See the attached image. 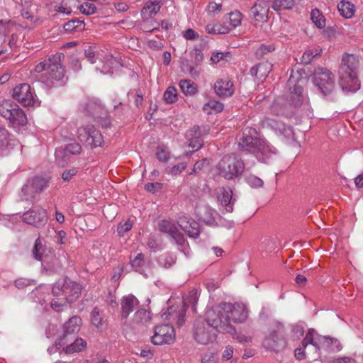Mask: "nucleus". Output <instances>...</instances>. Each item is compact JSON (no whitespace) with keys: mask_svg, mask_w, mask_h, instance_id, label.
<instances>
[{"mask_svg":"<svg viewBox=\"0 0 363 363\" xmlns=\"http://www.w3.org/2000/svg\"><path fill=\"white\" fill-rule=\"evenodd\" d=\"M247 318L245 307L239 303H223L206 312L208 323L213 326L217 332L234 334L235 328L230 324L242 323Z\"/></svg>","mask_w":363,"mask_h":363,"instance_id":"1","label":"nucleus"},{"mask_svg":"<svg viewBox=\"0 0 363 363\" xmlns=\"http://www.w3.org/2000/svg\"><path fill=\"white\" fill-rule=\"evenodd\" d=\"M81 286L65 277L59 279L53 286L52 294L53 298L51 301V307L56 311H60L68 303L77 300L81 294Z\"/></svg>","mask_w":363,"mask_h":363,"instance_id":"2","label":"nucleus"},{"mask_svg":"<svg viewBox=\"0 0 363 363\" xmlns=\"http://www.w3.org/2000/svg\"><path fill=\"white\" fill-rule=\"evenodd\" d=\"M62 56L64 57L61 53L53 55L48 60L38 63L35 67V72H43L40 81L48 86H54L55 82H60L65 77V69L60 63Z\"/></svg>","mask_w":363,"mask_h":363,"instance_id":"3","label":"nucleus"},{"mask_svg":"<svg viewBox=\"0 0 363 363\" xmlns=\"http://www.w3.org/2000/svg\"><path fill=\"white\" fill-rule=\"evenodd\" d=\"M358 59L354 55H345L339 69V84L342 89L355 91L360 84L357 76Z\"/></svg>","mask_w":363,"mask_h":363,"instance_id":"4","label":"nucleus"},{"mask_svg":"<svg viewBox=\"0 0 363 363\" xmlns=\"http://www.w3.org/2000/svg\"><path fill=\"white\" fill-rule=\"evenodd\" d=\"M239 147L242 150L253 153L258 160L263 162H265V158H268L274 154L275 150L265 140L248 135L246 133H244L240 139Z\"/></svg>","mask_w":363,"mask_h":363,"instance_id":"5","label":"nucleus"},{"mask_svg":"<svg viewBox=\"0 0 363 363\" xmlns=\"http://www.w3.org/2000/svg\"><path fill=\"white\" fill-rule=\"evenodd\" d=\"M244 169L242 160L235 154L225 155L217 164L219 175L226 179H233L241 175Z\"/></svg>","mask_w":363,"mask_h":363,"instance_id":"6","label":"nucleus"},{"mask_svg":"<svg viewBox=\"0 0 363 363\" xmlns=\"http://www.w3.org/2000/svg\"><path fill=\"white\" fill-rule=\"evenodd\" d=\"M285 331L283 325L277 323L269 329L268 335L263 340V347L269 351L279 352L286 346Z\"/></svg>","mask_w":363,"mask_h":363,"instance_id":"7","label":"nucleus"},{"mask_svg":"<svg viewBox=\"0 0 363 363\" xmlns=\"http://www.w3.org/2000/svg\"><path fill=\"white\" fill-rule=\"evenodd\" d=\"M300 79L296 78L291 74L286 83L287 91L286 93V101L294 107H300L308 99L303 93V89L300 85Z\"/></svg>","mask_w":363,"mask_h":363,"instance_id":"8","label":"nucleus"},{"mask_svg":"<svg viewBox=\"0 0 363 363\" xmlns=\"http://www.w3.org/2000/svg\"><path fill=\"white\" fill-rule=\"evenodd\" d=\"M313 82L318 90L325 96L330 94L335 87V77L333 74L324 67L315 69L313 75Z\"/></svg>","mask_w":363,"mask_h":363,"instance_id":"9","label":"nucleus"},{"mask_svg":"<svg viewBox=\"0 0 363 363\" xmlns=\"http://www.w3.org/2000/svg\"><path fill=\"white\" fill-rule=\"evenodd\" d=\"M82 319L77 315L70 318L62 325V329L58 335L56 345L65 347L66 344L72 342L77 337L82 326Z\"/></svg>","mask_w":363,"mask_h":363,"instance_id":"10","label":"nucleus"},{"mask_svg":"<svg viewBox=\"0 0 363 363\" xmlns=\"http://www.w3.org/2000/svg\"><path fill=\"white\" fill-rule=\"evenodd\" d=\"M50 180V177L48 175H38L28 180L21 189L23 199L28 200L34 198L36 194H40L48 187Z\"/></svg>","mask_w":363,"mask_h":363,"instance_id":"11","label":"nucleus"},{"mask_svg":"<svg viewBox=\"0 0 363 363\" xmlns=\"http://www.w3.org/2000/svg\"><path fill=\"white\" fill-rule=\"evenodd\" d=\"M78 138L91 148L100 147L104 143L101 132L94 125L82 126L77 130Z\"/></svg>","mask_w":363,"mask_h":363,"instance_id":"12","label":"nucleus"},{"mask_svg":"<svg viewBox=\"0 0 363 363\" xmlns=\"http://www.w3.org/2000/svg\"><path fill=\"white\" fill-rule=\"evenodd\" d=\"M174 338L175 332L173 326L169 324H163L155 327V333L151 340L154 345H161L173 342Z\"/></svg>","mask_w":363,"mask_h":363,"instance_id":"13","label":"nucleus"},{"mask_svg":"<svg viewBox=\"0 0 363 363\" xmlns=\"http://www.w3.org/2000/svg\"><path fill=\"white\" fill-rule=\"evenodd\" d=\"M206 321H207L206 319ZM194 327V337L199 343L207 345L216 340L215 333H211L209 330L210 328H215L210 325L208 322L205 323L203 320H197L195 321Z\"/></svg>","mask_w":363,"mask_h":363,"instance_id":"14","label":"nucleus"},{"mask_svg":"<svg viewBox=\"0 0 363 363\" xmlns=\"http://www.w3.org/2000/svg\"><path fill=\"white\" fill-rule=\"evenodd\" d=\"M208 128L206 126H194L189 129L186 133V138L189 142V145L194 151L199 150L203 143L202 137L207 134Z\"/></svg>","mask_w":363,"mask_h":363,"instance_id":"15","label":"nucleus"},{"mask_svg":"<svg viewBox=\"0 0 363 363\" xmlns=\"http://www.w3.org/2000/svg\"><path fill=\"white\" fill-rule=\"evenodd\" d=\"M22 218L25 223L36 228H40L43 226L48 220L47 212L42 208H37L24 213L22 216Z\"/></svg>","mask_w":363,"mask_h":363,"instance_id":"16","label":"nucleus"},{"mask_svg":"<svg viewBox=\"0 0 363 363\" xmlns=\"http://www.w3.org/2000/svg\"><path fill=\"white\" fill-rule=\"evenodd\" d=\"M13 97L24 106L34 105L35 99L28 84H22L13 89Z\"/></svg>","mask_w":363,"mask_h":363,"instance_id":"17","label":"nucleus"},{"mask_svg":"<svg viewBox=\"0 0 363 363\" xmlns=\"http://www.w3.org/2000/svg\"><path fill=\"white\" fill-rule=\"evenodd\" d=\"M263 123L265 126L270 128L277 134L283 135L289 139L293 138L294 132L291 127L286 125L277 117L266 118Z\"/></svg>","mask_w":363,"mask_h":363,"instance_id":"18","label":"nucleus"},{"mask_svg":"<svg viewBox=\"0 0 363 363\" xmlns=\"http://www.w3.org/2000/svg\"><path fill=\"white\" fill-rule=\"evenodd\" d=\"M178 224L182 229L191 238H197L200 233V225L194 220L184 216L179 218Z\"/></svg>","mask_w":363,"mask_h":363,"instance_id":"19","label":"nucleus"},{"mask_svg":"<svg viewBox=\"0 0 363 363\" xmlns=\"http://www.w3.org/2000/svg\"><path fill=\"white\" fill-rule=\"evenodd\" d=\"M214 89L216 94L221 98L231 96L235 91L233 83L228 78L218 79L214 84Z\"/></svg>","mask_w":363,"mask_h":363,"instance_id":"20","label":"nucleus"},{"mask_svg":"<svg viewBox=\"0 0 363 363\" xmlns=\"http://www.w3.org/2000/svg\"><path fill=\"white\" fill-rule=\"evenodd\" d=\"M121 319L126 323L130 312L133 311L139 304V301L133 295L124 296L121 300Z\"/></svg>","mask_w":363,"mask_h":363,"instance_id":"21","label":"nucleus"},{"mask_svg":"<svg viewBox=\"0 0 363 363\" xmlns=\"http://www.w3.org/2000/svg\"><path fill=\"white\" fill-rule=\"evenodd\" d=\"M82 150L81 145L77 143H71L67 144L65 147H59L55 151V157L57 160L60 158L64 162H67L70 155H77L80 153Z\"/></svg>","mask_w":363,"mask_h":363,"instance_id":"22","label":"nucleus"},{"mask_svg":"<svg viewBox=\"0 0 363 363\" xmlns=\"http://www.w3.org/2000/svg\"><path fill=\"white\" fill-rule=\"evenodd\" d=\"M164 4V0H149L141 10V16L144 20H148L156 15Z\"/></svg>","mask_w":363,"mask_h":363,"instance_id":"23","label":"nucleus"},{"mask_svg":"<svg viewBox=\"0 0 363 363\" xmlns=\"http://www.w3.org/2000/svg\"><path fill=\"white\" fill-rule=\"evenodd\" d=\"M320 349L328 352H338L341 350L342 346L337 339L324 336L319 338L318 350Z\"/></svg>","mask_w":363,"mask_h":363,"instance_id":"24","label":"nucleus"},{"mask_svg":"<svg viewBox=\"0 0 363 363\" xmlns=\"http://www.w3.org/2000/svg\"><path fill=\"white\" fill-rule=\"evenodd\" d=\"M151 320L150 313L145 309L138 310L131 320L130 327L133 329H138L139 327L145 325Z\"/></svg>","mask_w":363,"mask_h":363,"instance_id":"25","label":"nucleus"},{"mask_svg":"<svg viewBox=\"0 0 363 363\" xmlns=\"http://www.w3.org/2000/svg\"><path fill=\"white\" fill-rule=\"evenodd\" d=\"M196 212L199 218L206 224H211L214 222V213L216 211L209 206L199 204L196 207Z\"/></svg>","mask_w":363,"mask_h":363,"instance_id":"26","label":"nucleus"},{"mask_svg":"<svg viewBox=\"0 0 363 363\" xmlns=\"http://www.w3.org/2000/svg\"><path fill=\"white\" fill-rule=\"evenodd\" d=\"M85 111L93 117L94 121H96L99 118H104L107 112L100 103L94 101L86 104Z\"/></svg>","mask_w":363,"mask_h":363,"instance_id":"27","label":"nucleus"},{"mask_svg":"<svg viewBox=\"0 0 363 363\" xmlns=\"http://www.w3.org/2000/svg\"><path fill=\"white\" fill-rule=\"evenodd\" d=\"M186 304L184 302L182 308L179 311L178 313H174L176 310L174 309V306L169 307L166 312H164L162 315V318L164 320H168L170 319V317L173 318H177V324L179 326L182 325L184 322V316L186 314Z\"/></svg>","mask_w":363,"mask_h":363,"instance_id":"28","label":"nucleus"},{"mask_svg":"<svg viewBox=\"0 0 363 363\" xmlns=\"http://www.w3.org/2000/svg\"><path fill=\"white\" fill-rule=\"evenodd\" d=\"M13 125H24L27 123V118L23 110L16 104L11 111V117L7 118Z\"/></svg>","mask_w":363,"mask_h":363,"instance_id":"29","label":"nucleus"},{"mask_svg":"<svg viewBox=\"0 0 363 363\" xmlns=\"http://www.w3.org/2000/svg\"><path fill=\"white\" fill-rule=\"evenodd\" d=\"M218 200L222 206L226 207L227 211H233L234 200L233 199V191L230 188H223L221 194L218 196Z\"/></svg>","mask_w":363,"mask_h":363,"instance_id":"30","label":"nucleus"},{"mask_svg":"<svg viewBox=\"0 0 363 363\" xmlns=\"http://www.w3.org/2000/svg\"><path fill=\"white\" fill-rule=\"evenodd\" d=\"M63 351L66 354H72L74 352H79L84 350L86 347V342L79 337H75L72 342L66 344Z\"/></svg>","mask_w":363,"mask_h":363,"instance_id":"31","label":"nucleus"},{"mask_svg":"<svg viewBox=\"0 0 363 363\" xmlns=\"http://www.w3.org/2000/svg\"><path fill=\"white\" fill-rule=\"evenodd\" d=\"M337 9L341 16L346 18H350L354 15V5L347 1H341L337 4Z\"/></svg>","mask_w":363,"mask_h":363,"instance_id":"32","label":"nucleus"},{"mask_svg":"<svg viewBox=\"0 0 363 363\" xmlns=\"http://www.w3.org/2000/svg\"><path fill=\"white\" fill-rule=\"evenodd\" d=\"M179 87L186 96H192L197 92L196 85L189 79H182L179 82Z\"/></svg>","mask_w":363,"mask_h":363,"instance_id":"33","label":"nucleus"},{"mask_svg":"<svg viewBox=\"0 0 363 363\" xmlns=\"http://www.w3.org/2000/svg\"><path fill=\"white\" fill-rule=\"evenodd\" d=\"M84 28V23L83 21L79 19L71 20L64 25V28L66 32L72 33L75 31H79L83 30Z\"/></svg>","mask_w":363,"mask_h":363,"instance_id":"34","label":"nucleus"},{"mask_svg":"<svg viewBox=\"0 0 363 363\" xmlns=\"http://www.w3.org/2000/svg\"><path fill=\"white\" fill-rule=\"evenodd\" d=\"M272 8L275 11L291 9L295 2L294 0H273Z\"/></svg>","mask_w":363,"mask_h":363,"instance_id":"35","label":"nucleus"},{"mask_svg":"<svg viewBox=\"0 0 363 363\" xmlns=\"http://www.w3.org/2000/svg\"><path fill=\"white\" fill-rule=\"evenodd\" d=\"M158 229L160 232L167 233L171 236L176 232L177 228L172 222L167 220H162L158 223Z\"/></svg>","mask_w":363,"mask_h":363,"instance_id":"36","label":"nucleus"},{"mask_svg":"<svg viewBox=\"0 0 363 363\" xmlns=\"http://www.w3.org/2000/svg\"><path fill=\"white\" fill-rule=\"evenodd\" d=\"M206 30L210 34H225L229 33L230 28L228 26H222L220 23H209L206 26Z\"/></svg>","mask_w":363,"mask_h":363,"instance_id":"37","label":"nucleus"},{"mask_svg":"<svg viewBox=\"0 0 363 363\" xmlns=\"http://www.w3.org/2000/svg\"><path fill=\"white\" fill-rule=\"evenodd\" d=\"M225 20L229 22L232 28H235L241 24L242 13L238 11L230 12L225 16Z\"/></svg>","mask_w":363,"mask_h":363,"instance_id":"38","label":"nucleus"},{"mask_svg":"<svg viewBox=\"0 0 363 363\" xmlns=\"http://www.w3.org/2000/svg\"><path fill=\"white\" fill-rule=\"evenodd\" d=\"M91 322L97 328H101L104 324V316L97 307H94L91 313Z\"/></svg>","mask_w":363,"mask_h":363,"instance_id":"39","label":"nucleus"},{"mask_svg":"<svg viewBox=\"0 0 363 363\" xmlns=\"http://www.w3.org/2000/svg\"><path fill=\"white\" fill-rule=\"evenodd\" d=\"M311 18L318 28H322L325 26V17L318 9H315L312 10Z\"/></svg>","mask_w":363,"mask_h":363,"instance_id":"40","label":"nucleus"},{"mask_svg":"<svg viewBox=\"0 0 363 363\" xmlns=\"http://www.w3.org/2000/svg\"><path fill=\"white\" fill-rule=\"evenodd\" d=\"M16 104L11 101H4L0 104V115L7 119L11 117V111L13 107H16Z\"/></svg>","mask_w":363,"mask_h":363,"instance_id":"41","label":"nucleus"},{"mask_svg":"<svg viewBox=\"0 0 363 363\" xmlns=\"http://www.w3.org/2000/svg\"><path fill=\"white\" fill-rule=\"evenodd\" d=\"M177 91L174 86H169L164 93L163 99L167 104H173L177 100Z\"/></svg>","mask_w":363,"mask_h":363,"instance_id":"42","label":"nucleus"},{"mask_svg":"<svg viewBox=\"0 0 363 363\" xmlns=\"http://www.w3.org/2000/svg\"><path fill=\"white\" fill-rule=\"evenodd\" d=\"M203 109L208 113H210L211 111L218 113L223 111V104L218 101L211 100L203 106Z\"/></svg>","mask_w":363,"mask_h":363,"instance_id":"43","label":"nucleus"},{"mask_svg":"<svg viewBox=\"0 0 363 363\" xmlns=\"http://www.w3.org/2000/svg\"><path fill=\"white\" fill-rule=\"evenodd\" d=\"M315 333V330L313 329H309L308 333H306V337L302 341V347L303 349H306V347L311 344L313 346L315 347V349L318 350V345H319V340L318 341H315L313 339V335Z\"/></svg>","mask_w":363,"mask_h":363,"instance_id":"44","label":"nucleus"},{"mask_svg":"<svg viewBox=\"0 0 363 363\" xmlns=\"http://www.w3.org/2000/svg\"><path fill=\"white\" fill-rule=\"evenodd\" d=\"M321 51L322 50L320 48L305 51L301 57V62L306 65L309 64L314 57L320 54Z\"/></svg>","mask_w":363,"mask_h":363,"instance_id":"45","label":"nucleus"},{"mask_svg":"<svg viewBox=\"0 0 363 363\" xmlns=\"http://www.w3.org/2000/svg\"><path fill=\"white\" fill-rule=\"evenodd\" d=\"M128 97L129 99L133 98L134 99V104L135 106L139 107L142 106L143 101V94L140 89L130 90L128 93Z\"/></svg>","mask_w":363,"mask_h":363,"instance_id":"46","label":"nucleus"},{"mask_svg":"<svg viewBox=\"0 0 363 363\" xmlns=\"http://www.w3.org/2000/svg\"><path fill=\"white\" fill-rule=\"evenodd\" d=\"M43 245L42 240L40 238H38L35 240L34 247L33 249V257L37 260H40L43 253Z\"/></svg>","mask_w":363,"mask_h":363,"instance_id":"47","label":"nucleus"},{"mask_svg":"<svg viewBox=\"0 0 363 363\" xmlns=\"http://www.w3.org/2000/svg\"><path fill=\"white\" fill-rule=\"evenodd\" d=\"M79 11L85 15H91L96 12V6L90 2H85L79 6Z\"/></svg>","mask_w":363,"mask_h":363,"instance_id":"48","label":"nucleus"},{"mask_svg":"<svg viewBox=\"0 0 363 363\" xmlns=\"http://www.w3.org/2000/svg\"><path fill=\"white\" fill-rule=\"evenodd\" d=\"M35 284V281L33 279L26 278H18L14 281L15 286L18 289H23L27 286H33Z\"/></svg>","mask_w":363,"mask_h":363,"instance_id":"49","label":"nucleus"},{"mask_svg":"<svg viewBox=\"0 0 363 363\" xmlns=\"http://www.w3.org/2000/svg\"><path fill=\"white\" fill-rule=\"evenodd\" d=\"M145 263V256L143 253H139L137 256L131 261L132 267L137 272L140 271V268L143 266Z\"/></svg>","mask_w":363,"mask_h":363,"instance_id":"50","label":"nucleus"},{"mask_svg":"<svg viewBox=\"0 0 363 363\" xmlns=\"http://www.w3.org/2000/svg\"><path fill=\"white\" fill-rule=\"evenodd\" d=\"M262 245V247H264L266 251L269 252H272L277 247V241L272 238H264Z\"/></svg>","mask_w":363,"mask_h":363,"instance_id":"51","label":"nucleus"},{"mask_svg":"<svg viewBox=\"0 0 363 363\" xmlns=\"http://www.w3.org/2000/svg\"><path fill=\"white\" fill-rule=\"evenodd\" d=\"M228 58H230V52H213L211 57V60L213 63H218L221 60L227 61Z\"/></svg>","mask_w":363,"mask_h":363,"instance_id":"52","label":"nucleus"},{"mask_svg":"<svg viewBox=\"0 0 363 363\" xmlns=\"http://www.w3.org/2000/svg\"><path fill=\"white\" fill-rule=\"evenodd\" d=\"M10 135L3 127H0V147H6L9 144Z\"/></svg>","mask_w":363,"mask_h":363,"instance_id":"53","label":"nucleus"},{"mask_svg":"<svg viewBox=\"0 0 363 363\" xmlns=\"http://www.w3.org/2000/svg\"><path fill=\"white\" fill-rule=\"evenodd\" d=\"M157 159L161 161L166 162L168 161L169 158V152L163 147H158L157 150Z\"/></svg>","mask_w":363,"mask_h":363,"instance_id":"54","label":"nucleus"},{"mask_svg":"<svg viewBox=\"0 0 363 363\" xmlns=\"http://www.w3.org/2000/svg\"><path fill=\"white\" fill-rule=\"evenodd\" d=\"M269 68V64L267 63H259L255 66H253L250 70V73L252 76L257 77L259 78V72H261V69H268Z\"/></svg>","mask_w":363,"mask_h":363,"instance_id":"55","label":"nucleus"},{"mask_svg":"<svg viewBox=\"0 0 363 363\" xmlns=\"http://www.w3.org/2000/svg\"><path fill=\"white\" fill-rule=\"evenodd\" d=\"M191 57L194 59L196 66L201 65L203 60V53L201 50L198 48H195L191 52Z\"/></svg>","mask_w":363,"mask_h":363,"instance_id":"56","label":"nucleus"},{"mask_svg":"<svg viewBox=\"0 0 363 363\" xmlns=\"http://www.w3.org/2000/svg\"><path fill=\"white\" fill-rule=\"evenodd\" d=\"M132 228V223L130 220H126L125 223H120L117 228V232L120 236H123L125 233Z\"/></svg>","mask_w":363,"mask_h":363,"instance_id":"57","label":"nucleus"},{"mask_svg":"<svg viewBox=\"0 0 363 363\" xmlns=\"http://www.w3.org/2000/svg\"><path fill=\"white\" fill-rule=\"evenodd\" d=\"M174 262L175 259L172 256L161 257L159 259L160 264L165 268H169Z\"/></svg>","mask_w":363,"mask_h":363,"instance_id":"58","label":"nucleus"},{"mask_svg":"<svg viewBox=\"0 0 363 363\" xmlns=\"http://www.w3.org/2000/svg\"><path fill=\"white\" fill-rule=\"evenodd\" d=\"M187 164L186 162H181L177 164L174 165L170 170L169 171V174H171L172 175H178L183 170H184L186 167Z\"/></svg>","mask_w":363,"mask_h":363,"instance_id":"59","label":"nucleus"},{"mask_svg":"<svg viewBox=\"0 0 363 363\" xmlns=\"http://www.w3.org/2000/svg\"><path fill=\"white\" fill-rule=\"evenodd\" d=\"M274 46L273 45H262L260 48L257 50L256 55L259 57H263V55L274 50Z\"/></svg>","mask_w":363,"mask_h":363,"instance_id":"60","label":"nucleus"},{"mask_svg":"<svg viewBox=\"0 0 363 363\" xmlns=\"http://www.w3.org/2000/svg\"><path fill=\"white\" fill-rule=\"evenodd\" d=\"M201 361V363H217L218 358L214 353L208 352L202 356Z\"/></svg>","mask_w":363,"mask_h":363,"instance_id":"61","label":"nucleus"},{"mask_svg":"<svg viewBox=\"0 0 363 363\" xmlns=\"http://www.w3.org/2000/svg\"><path fill=\"white\" fill-rule=\"evenodd\" d=\"M77 172L78 170L76 168L65 170L62 174V179L65 182H69L72 179V178L77 174Z\"/></svg>","mask_w":363,"mask_h":363,"instance_id":"62","label":"nucleus"},{"mask_svg":"<svg viewBox=\"0 0 363 363\" xmlns=\"http://www.w3.org/2000/svg\"><path fill=\"white\" fill-rule=\"evenodd\" d=\"M171 237L175 240L177 245H183L184 244L185 240L184 235L179 231L178 229L171 235Z\"/></svg>","mask_w":363,"mask_h":363,"instance_id":"63","label":"nucleus"},{"mask_svg":"<svg viewBox=\"0 0 363 363\" xmlns=\"http://www.w3.org/2000/svg\"><path fill=\"white\" fill-rule=\"evenodd\" d=\"M184 37L188 40H195L199 38V34L194 30L189 28L184 32Z\"/></svg>","mask_w":363,"mask_h":363,"instance_id":"64","label":"nucleus"}]
</instances>
